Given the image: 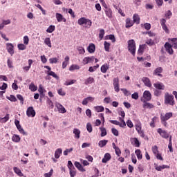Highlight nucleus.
Here are the masks:
<instances>
[{"mask_svg": "<svg viewBox=\"0 0 177 177\" xmlns=\"http://www.w3.org/2000/svg\"><path fill=\"white\" fill-rule=\"evenodd\" d=\"M119 120L120 121V128H127V123H125L124 118H119Z\"/></svg>", "mask_w": 177, "mask_h": 177, "instance_id": "e433bc0d", "label": "nucleus"}, {"mask_svg": "<svg viewBox=\"0 0 177 177\" xmlns=\"http://www.w3.org/2000/svg\"><path fill=\"white\" fill-rule=\"evenodd\" d=\"M109 68H110V65L104 64L101 66V72L103 73V74H106Z\"/></svg>", "mask_w": 177, "mask_h": 177, "instance_id": "a878e982", "label": "nucleus"}, {"mask_svg": "<svg viewBox=\"0 0 177 177\" xmlns=\"http://www.w3.org/2000/svg\"><path fill=\"white\" fill-rule=\"evenodd\" d=\"M21 138H20V136L18 135L14 134L12 138V142H15V143H19L20 142Z\"/></svg>", "mask_w": 177, "mask_h": 177, "instance_id": "7c9ffc66", "label": "nucleus"}, {"mask_svg": "<svg viewBox=\"0 0 177 177\" xmlns=\"http://www.w3.org/2000/svg\"><path fill=\"white\" fill-rule=\"evenodd\" d=\"M169 42L171 44V46L174 49H177V38L169 39Z\"/></svg>", "mask_w": 177, "mask_h": 177, "instance_id": "393cba45", "label": "nucleus"}, {"mask_svg": "<svg viewBox=\"0 0 177 177\" xmlns=\"http://www.w3.org/2000/svg\"><path fill=\"white\" fill-rule=\"evenodd\" d=\"M68 168L69 169H75V167H74V165H73V162L71 160L68 161Z\"/></svg>", "mask_w": 177, "mask_h": 177, "instance_id": "680f3d73", "label": "nucleus"}, {"mask_svg": "<svg viewBox=\"0 0 177 177\" xmlns=\"http://www.w3.org/2000/svg\"><path fill=\"white\" fill-rule=\"evenodd\" d=\"M172 115L173 114L171 112L166 113L165 115H160V120L161 121H168L169 118H172Z\"/></svg>", "mask_w": 177, "mask_h": 177, "instance_id": "f8f14e48", "label": "nucleus"}, {"mask_svg": "<svg viewBox=\"0 0 177 177\" xmlns=\"http://www.w3.org/2000/svg\"><path fill=\"white\" fill-rule=\"evenodd\" d=\"M36 113H35V110H34V107L32 106H29L27 109L26 111V115L28 117H34Z\"/></svg>", "mask_w": 177, "mask_h": 177, "instance_id": "9b49d317", "label": "nucleus"}, {"mask_svg": "<svg viewBox=\"0 0 177 177\" xmlns=\"http://www.w3.org/2000/svg\"><path fill=\"white\" fill-rule=\"evenodd\" d=\"M142 81L145 84V86L151 88V82L149 77H142Z\"/></svg>", "mask_w": 177, "mask_h": 177, "instance_id": "dca6fc26", "label": "nucleus"}, {"mask_svg": "<svg viewBox=\"0 0 177 177\" xmlns=\"http://www.w3.org/2000/svg\"><path fill=\"white\" fill-rule=\"evenodd\" d=\"M95 110L97 113H102V111H104V107L102 106H95Z\"/></svg>", "mask_w": 177, "mask_h": 177, "instance_id": "a18cd8bd", "label": "nucleus"}, {"mask_svg": "<svg viewBox=\"0 0 177 177\" xmlns=\"http://www.w3.org/2000/svg\"><path fill=\"white\" fill-rule=\"evenodd\" d=\"M168 149H169L170 153H174V149H172V136H170L169 140Z\"/></svg>", "mask_w": 177, "mask_h": 177, "instance_id": "473e14b6", "label": "nucleus"}, {"mask_svg": "<svg viewBox=\"0 0 177 177\" xmlns=\"http://www.w3.org/2000/svg\"><path fill=\"white\" fill-rule=\"evenodd\" d=\"M172 45L168 42H166L165 44V48L169 55H174V49H172Z\"/></svg>", "mask_w": 177, "mask_h": 177, "instance_id": "1a4fd4ad", "label": "nucleus"}, {"mask_svg": "<svg viewBox=\"0 0 177 177\" xmlns=\"http://www.w3.org/2000/svg\"><path fill=\"white\" fill-rule=\"evenodd\" d=\"M18 131L20 132V133H22V135H27V133H26V131H24V129H23V128H21V125H18L17 127Z\"/></svg>", "mask_w": 177, "mask_h": 177, "instance_id": "603ef678", "label": "nucleus"}, {"mask_svg": "<svg viewBox=\"0 0 177 177\" xmlns=\"http://www.w3.org/2000/svg\"><path fill=\"white\" fill-rule=\"evenodd\" d=\"M55 27L53 25H50L46 30V32H49V34H52L53 31H55Z\"/></svg>", "mask_w": 177, "mask_h": 177, "instance_id": "37998d69", "label": "nucleus"}, {"mask_svg": "<svg viewBox=\"0 0 177 177\" xmlns=\"http://www.w3.org/2000/svg\"><path fill=\"white\" fill-rule=\"evenodd\" d=\"M153 86L156 89L159 91H164V89H165V86L161 82L154 83Z\"/></svg>", "mask_w": 177, "mask_h": 177, "instance_id": "4468645a", "label": "nucleus"}, {"mask_svg": "<svg viewBox=\"0 0 177 177\" xmlns=\"http://www.w3.org/2000/svg\"><path fill=\"white\" fill-rule=\"evenodd\" d=\"M87 50L88 53H95V50H96V46L93 43H91L87 47Z\"/></svg>", "mask_w": 177, "mask_h": 177, "instance_id": "aec40b11", "label": "nucleus"}, {"mask_svg": "<svg viewBox=\"0 0 177 177\" xmlns=\"http://www.w3.org/2000/svg\"><path fill=\"white\" fill-rule=\"evenodd\" d=\"M74 70H80V66L77 64H72L69 67V71H74Z\"/></svg>", "mask_w": 177, "mask_h": 177, "instance_id": "ea45409f", "label": "nucleus"}, {"mask_svg": "<svg viewBox=\"0 0 177 177\" xmlns=\"http://www.w3.org/2000/svg\"><path fill=\"white\" fill-rule=\"evenodd\" d=\"M127 44L129 52H130L133 56H135L136 53V43H135V40L130 39L127 41Z\"/></svg>", "mask_w": 177, "mask_h": 177, "instance_id": "7ed1b4c3", "label": "nucleus"}, {"mask_svg": "<svg viewBox=\"0 0 177 177\" xmlns=\"http://www.w3.org/2000/svg\"><path fill=\"white\" fill-rule=\"evenodd\" d=\"M29 89H30L32 92H35V91L38 89V87H37V86H35L33 83H31L29 86Z\"/></svg>", "mask_w": 177, "mask_h": 177, "instance_id": "09e8293b", "label": "nucleus"}, {"mask_svg": "<svg viewBox=\"0 0 177 177\" xmlns=\"http://www.w3.org/2000/svg\"><path fill=\"white\" fill-rule=\"evenodd\" d=\"M108 142H109V140H102L98 142V145L100 147H104V146H106V145H107Z\"/></svg>", "mask_w": 177, "mask_h": 177, "instance_id": "f704fd0d", "label": "nucleus"}, {"mask_svg": "<svg viewBox=\"0 0 177 177\" xmlns=\"http://www.w3.org/2000/svg\"><path fill=\"white\" fill-rule=\"evenodd\" d=\"M6 46L8 53H10V55H13L15 53V50L13 49V44H12L11 43H7Z\"/></svg>", "mask_w": 177, "mask_h": 177, "instance_id": "a211bd4d", "label": "nucleus"}, {"mask_svg": "<svg viewBox=\"0 0 177 177\" xmlns=\"http://www.w3.org/2000/svg\"><path fill=\"white\" fill-rule=\"evenodd\" d=\"M70 171H69V174H70V176L71 177H75V175H77V170H75V169H69Z\"/></svg>", "mask_w": 177, "mask_h": 177, "instance_id": "8fccbe9b", "label": "nucleus"}, {"mask_svg": "<svg viewBox=\"0 0 177 177\" xmlns=\"http://www.w3.org/2000/svg\"><path fill=\"white\" fill-rule=\"evenodd\" d=\"M103 37H104V29H100L99 33V38L100 39H103Z\"/></svg>", "mask_w": 177, "mask_h": 177, "instance_id": "13d9d810", "label": "nucleus"}, {"mask_svg": "<svg viewBox=\"0 0 177 177\" xmlns=\"http://www.w3.org/2000/svg\"><path fill=\"white\" fill-rule=\"evenodd\" d=\"M121 91L123 92L125 96H129V95H131V92L127 90V88H121Z\"/></svg>", "mask_w": 177, "mask_h": 177, "instance_id": "052dcab7", "label": "nucleus"}, {"mask_svg": "<svg viewBox=\"0 0 177 177\" xmlns=\"http://www.w3.org/2000/svg\"><path fill=\"white\" fill-rule=\"evenodd\" d=\"M95 60V57H86L83 59V64H88V63H93Z\"/></svg>", "mask_w": 177, "mask_h": 177, "instance_id": "ddd939ff", "label": "nucleus"}, {"mask_svg": "<svg viewBox=\"0 0 177 177\" xmlns=\"http://www.w3.org/2000/svg\"><path fill=\"white\" fill-rule=\"evenodd\" d=\"M138 160H142L143 158V155L142 154V151L140 149H137L135 151Z\"/></svg>", "mask_w": 177, "mask_h": 177, "instance_id": "c756f323", "label": "nucleus"}, {"mask_svg": "<svg viewBox=\"0 0 177 177\" xmlns=\"http://www.w3.org/2000/svg\"><path fill=\"white\" fill-rule=\"evenodd\" d=\"M157 132L158 133H159L161 138H163V139H168L169 138V140L171 136H169V133H168V131L165 130H162V129L161 128H159L158 129Z\"/></svg>", "mask_w": 177, "mask_h": 177, "instance_id": "20e7f679", "label": "nucleus"}, {"mask_svg": "<svg viewBox=\"0 0 177 177\" xmlns=\"http://www.w3.org/2000/svg\"><path fill=\"white\" fill-rule=\"evenodd\" d=\"M165 104L167 106H175V100L174 96L169 93L165 94Z\"/></svg>", "mask_w": 177, "mask_h": 177, "instance_id": "f03ea898", "label": "nucleus"}, {"mask_svg": "<svg viewBox=\"0 0 177 177\" xmlns=\"http://www.w3.org/2000/svg\"><path fill=\"white\" fill-rule=\"evenodd\" d=\"M157 116H155V117H153L152 119H151V122H150V124H149V125H150V127H151V128H154L155 127H156V124H154V122H155V121H156V120H157Z\"/></svg>", "mask_w": 177, "mask_h": 177, "instance_id": "3c124183", "label": "nucleus"}, {"mask_svg": "<svg viewBox=\"0 0 177 177\" xmlns=\"http://www.w3.org/2000/svg\"><path fill=\"white\" fill-rule=\"evenodd\" d=\"M145 48H146V44L140 45L138 53H141L142 55L145 52Z\"/></svg>", "mask_w": 177, "mask_h": 177, "instance_id": "c03bdc74", "label": "nucleus"}, {"mask_svg": "<svg viewBox=\"0 0 177 177\" xmlns=\"http://www.w3.org/2000/svg\"><path fill=\"white\" fill-rule=\"evenodd\" d=\"M131 142L132 145H134L136 147H140V142H139V140L138 138H134L131 139Z\"/></svg>", "mask_w": 177, "mask_h": 177, "instance_id": "bb28decb", "label": "nucleus"}, {"mask_svg": "<svg viewBox=\"0 0 177 177\" xmlns=\"http://www.w3.org/2000/svg\"><path fill=\"white\" fill-rule=\"evenodd\" d=\"M143 102L142 107L143 109H154V105L153 104L147 102L146 100H141Z\"/></svg>", "mask_w": 177, "mask_h": 177, "instance_id": "f3484780", "label": "nucleus"}, {"mask_svg": "<svg viewBox=\"0 0 177 177\" xmlns=\"http://www.w3.org/2000/svg\"><path fill=\"white\" fill-rule=\"evenodd\" d=\"M164 69H162V67H158L156 68L153 73V75H156L157 77H160V78H162V73Z\"/></svg>", "mask_w": 177, "mask_h": 177, "instance_id": "9d476101", "label": "nucleus"}, {"mask_svg": "<svg viewBox=\"0 0 177 177\" xmlns=\"http://www.w3.org/2000/svg\"><path fill=\"white\" fill-rule=\"evenodd\" d=\"M160 22L162 30H165L166 34H169V29H168V26H167V24H165L167 23V20H165V19H161Z\"/></svg>", "mask_w": 177, "mask_h": 177, "instance_id": "39448f33", "label": "nucleus"}, {"mask_svg": "<svg viewBox=\"0 0 177 177\" xmlns=\"http://www.w3.org/2000/svg\"><path fill=\"white\" fill-rule=\"evenodd\" d=\"M55 107H57L59 113H61V114H64L65 113H67V110L66 109V108H64V106H63V105H62V104L57 102L55 104Z\"/></svg>", "mask_w": 177, "mask_h": 177, "instance_id": "0eeeda50", "label": "nucleus"}, {"mask_svg": "<svg viewBox=\"0 0 177 177\" xmlns=\"http://www.w3.org/2000/svg\"><path fill=\"white\" fill-rule=\"evenodd\" d=\"M124 156L125 158H128V157H129V156H131V151H129V149H126L124 150Z\"/></svg>", "mask_w": 177, "mask_h": 177, "instance_id": "5fc2aeb1", "label": "nucleus"}, {"mask_svg": "<svg viewBox=\"0 0 177 177\" xmlns=\"http://www.w3.org/2000/svg\"><path fill=\"white\" fill-rule=\"evenodd\" d=\"M44 44L48 46V48L52 47V42L50 41V38L46 37L44 40Z\"/></svg>", "mask_w": 177, "mask_h": 177, "instance_id": "a19ab883", "label": "nucleus"}, {"mask_svg": "<svg viewBox=\"0 0 177 177\" xmlns=\"http://www.w3.org/2000/svg\"><path fill=\"white\" fill-rule=\"evenodd\" d=\"M58 95H60V96H66V92L63 91V88H59L57 90Z\"/></svg>", "mask_w": 177, "mask_h": 177, "instance_id": "bf43d9fd", "label": "nucleus"}, {"mask_svg": "<svg viewBox=\"0 0 177 177\" xmlns=\"http://www.w3.org/2000/svg\"><path fill=\"white\" fill-rule=\"evenodd\" d=\"M75 82H77V80H72L71 81H66L64 85H66L67 86H68V85H73V84H75Z\"/></svg>", "mask_w": 177, "mask_h": 177, "instance_id": "4d7b16f0", "label": "nucleus"}, {"mask_svg": "<svg viewBox=\"0 0 177 177\" xmlns=\"http://www.w3.org/2000/svg\"><path fill=\"white\" fill-rule=\"evenodd\" d=\"M47 104H48L49 109H53V107H55V106L53 105V102L49 98H48L47 100Z\"/></svg>", "mask_w": 177, "mask_h": 177, "instance_id": "6e6d98bb", "label": "nucleus"}, {"mask_svg": "<svg viewBox=\"0 0 177 177\" xmlns=\"http://www.w3.org/2000/svg\"><path fill=\"white\" fill-rule=\"evenodd\" d=\"M77 50L80 55H84L85 53V48L84 47H78Z\"/></svg>", "mask_w": 177, "mask_h": 177, "instance_id": "69168bd1", "label": "nucleus"}, {"mask_svg": "<svg viewBox=\"0 0 177 177\" xmlns=\"http://www.w3.org/2000/svg\"><path fill=\"white\" fill-rule=\"evenodd\" d=\"M59 59L56 57H54V58H50L49 59V62L50 63V64H56L57 62Z\"/></svg>", "mask_w": 177, "mask_h": 177, "instance_id": "0e129e2a", "label": "nucleus"}, {"mask_svg": "<svg viewBox=\"0 0 177 177\" xmlns=\"http://www.w3.org/2000/svg\"><path fill=\"white\" fill-rule=\"evenodd\" d=\"M136 131H140V130H142V123H140V122H138L136 124Z\"/></svg>", "mask_w": 177, "mask_h": 177, "instance_id": "338daca9", "label": "nucleus"}, {"mask_svg": "<svg viewBox=\"0 0 177 177\" xmlns=\"http://www.w3.org/2000/svg\"><path fill=\"white\" fill-rule=\"evenodd\" d=\"M47 74L48 75H50L51 77H53V78H55V80H59V76L52 71H47Z\"/></svg>", "mask_w": 177, "mask_h": 177, "instance_id": "4c0bfd02", "label": "nucleus"}, {"mask_svg": "<svg viewBox=\"0 0 177 177\" xmlns=\"http://www.w3.org/2000/svg\"><path fill=\"white\" fill-rule=\"evenodd\" d=\"M104 46L106 52H110V43L107 41L104 42Z\"/></svg>", "mask_w": 177, "mask_h": 177, "instance_id": "49530a36", "label": "nucleus"}, {"mask_svg": "<svg viewBox=\"0 0 177 177\" xmlns=\"http://www.w3.org/2000/svg\"><path fill=\"white\" fill-rule=\"evenodd\" d=\"M146 44L149 46H153V45H154V41L151 39H149L146 41Z\"/></svg>", "mask_w": 177, "mask_h": 177, "instance_id": "864d4df0", "label": "nucleus"}, {"mask_svg": "<svg viewBox=\"0 0 177 177\" xmlns=\"http://www.w3.org/2000/svg\"><path fill=\"white\" fill-rule=\"evenodd\" d=\"M13 171H14L15 174H16L18 176H20V177L24 176V174H23V172H21V170L20 169H19V167H14Z\"/></svg>", "mask_w": 177, "mask_h": 177, "instance_id": "4be33fe9", "label": "nucleus"}, {"mask_svg": "<svg viewBox=\"0 0 177 177\" xmlns=\"http://www.w3.org/2000/svg\"><path fill=\"white\" fill-rule=\"evenodd\" d=\"M151 150L154 156L160 153V151H158V147H157V145L153 146Z\"/></svg>", "mask_w": 177, "mask_h": 177, "instance_id": "79ce46f5", "label": "nucleus"}, {"mask_svg": "<svg viewBox=\"0 0 177 177\" xmlns=\"http://www.w3.org/2000/svg\"><path fill=\"white\" fill-rule=\"evenodd\" d=\"M75 167L77 168L80 171V172H85L86 171L84 167H82V165L80 163V162H75Z\"/></svg>", "mask_w": 177, "mask_h": 177, "instance_id": "5701e85b", "label": "nucleus"}, {"mask_svg": "<svg viewBox=\"0 0 177 177\" xmlns=\"http://www.w3.org/2000/svg\"><path fill=\"white\" fill-rule=\"evenodd\" d=\"M62 153H63V151L62 150V149L60 148L57 149L55 152V158H59L60 156H62Z\"/></svg>", "mask_w": 177, "mask_h": 177, "instance_id": "cd10ccee", "label": "nucleus"}, {"mask_svg": "<svg viewBox=\"0 0 177 177\" xmlns=\"http://www.w3.org/2000/svg\"><path fill=\"white\" fill-rule=\"evenodd\" d=\"M105 13L109 19L112 17L113 16V11H111V9L110 8H106Z\"/></svg>", "mask_w": 177, "mask_h": 177, "instance_id": "c9c22d12", "label": "nucleus"}, {"mask_svg": "<svg viewBox=\"0 0 177 177\" xmlns=\"http://www.w3.org/2000/svg\"><path fill=\"white\" fill-rule=\"evenodd\" d=\"M73 133L75 134V138L76 139H80V135L81 134V131L78 129H73Z\"/></svg>", "mask_w": 177, "mask_h": 177, "instance_id": "72a5a7b5", "label": "nucleus"}, {"mask_svg": "<svg viewBox=\"0 0 177 177\" xmlns=\"http://www.w3.org/2000/svg\"><path fill=\"white\" fill-rule=\"evenodd\" d=\"M100 130L101 131V136L102 138L106 136V135H107V130H106V128L102 127H100Z\"/></svg>", "mask_w": 177, "mask_h": 177, "instance_id": "58836bf2", "label": "nucleus"}, {"mask_svg": "<svg viewBox=\"0 0 177 177\" xmlns=\"http://www.w3.org/2000/svg\"><path fill=\"white\" fill-rule=\"evenodd\" d=\"M93 82H95V78L89 77L85 80L84 84L85 85H89L91 84H93Z\"/></svg>", "mask_w": 177, "mask_h": 177, "instance_id": "c85d7f7f", "label": "nucleus"}, {"mask_svg": "<svg viewBox=\"0 0 177 177\" xmlns=\"http://www.w3.org/2000/svg\"><path fill=\"white\" fill-rule=\"evenodd\" d=\"M77 24L79 26H84L86 28H91L92 26V21L85 17H82L78 19Z\"/></svg>", "mask_w": 177, "mask_h": 177, "instance_id": "f257e3e1", "label": "nucleus"}, {"mask_svg": "<svg viewBox=\"0 0 177 177\" xmlns=\"http://www.w3.org/2000/svg\"><path fill=\"white\" fill-rule=\"evenodd\" d=\"M133 23H136V24H140V17H139V15L134 14L133 15Z\"/></svg>", "mask_w": 177, "mask_h": 177, "instance_id": "b1692460", "label": "nucleus"}, {"mask_svg": "<svg viewBox=\"0 0 177 177\" xmlns=\"http://www.w3.org/2000/svg\"><path fill=\"white\" fill-rule=\"evenodd\" d=\"M144 99H141V100H145V102H150L151 100V93L149 91H145L143 93Z\"/></svg>", "mask_w": 177, "mask_h": 177, "instance_id": "423d86ee", "label": "nucleus"}, {"mask_svg": "<svg viewBox=\"0 0 177 177\" xmlns=\"http://www.w3.org/2000/svg\"><path fill=\"white\" fill-rule=\"evenodd\" d=\"M111 132H112L113 135H114L115 136H118V135H119L118 130H117V129H115V128H112Z\"/></svg>", "mask_w": 177, "mask_h": 177, "instance_id": "e2e57ef3", "label": "nucleus"}, {"mask_svg": "<svg viewBox=\"0 0 177 177\" xmlns=\"http://www.w3.org/2000/svg\"><path fill=\"white\" fill-rule=\"evenodd\" d=\"M154 166L156 167V171H161L162 169H165V168H169V166L165 165L157 167V165L154 164Z\"/></svg>", "mask_w": 177, "mask_h": 177, "instance_id": "2f4dec72", "label": "nucleus"}, {"mask_svg": "<svg viewBox=\"0 0 177 177\" xmlns=\"http://www.w3.org/2000/svg\"><path fill=\"white\" fill-rule=\"evenodd\" d=\"M55 17H56L57 21H58V23H62V21H63L64 23H66V19L60 13L57 12L55 14Z\"/></svg>", "mask_w": 177, "mask_h": 177, "instance_id": "2eb2a0df", "label": "nucleus"}, {"mask_svg": "<svg viewBox=\"0 0 177 177\" xmlns=\"http://www.w3.org/2000/svg\"><path fill=\"white\" fill-rule=\"evenodd\" d=\"M86 129H87L88 132H89L90 133H91V132H92L93 129H92V124H91V123H87Z\"/></svg>", "mask_w": 177, "mask_h": 177, "instance_id": "774afa93", "label": "nucleus"}, {"mask_svg": "<svg viewBox=\"0 0 177 177\" xmlns=\"http://www.w3.org/2000/svg\"><path fill=\"white\" fill-rule=\"evenodd\" d=\"M110 160H111V155H110L109 153H106L104 154V158L102 160V162L106 164V162H107V161H110Z\"/></svg>", "mask_w": 177, "mask_h": 177, "instance_id": "412c9836", "label": "nucleus"}, {"mask_svg": "<svg viewBox=\"0 0 177 177\" xmlns=\"http://www.w3.org/2000/svg\"><path fill=\"white\" fill-rule=\"evenodd\" d=\"M133 24H135V22H133L132 19H131L130 18L126 19V25H125L126 28H131V27H132Z\"/></svg>", "mask_w": 177, "mask_h": 177, "instance_id": "6ab92c4d", "label": "nucleus"}, {"mask_svg": "<svg viewBox=\"0 0 177 177\" xmlns=\"http://www.w3.org/2000/svg\"><path fill=\"white\" fill-rule=\"evenodd\" d=\"M113 86L115 92H120V79L118 77L113 78Z\"/></svg>", "mask_w": 177, "mask_h": 177, "instance_id": "6e6552de", "label": "nucleus"}, {"mask_svg": "<svg viewBox=\"0 0 177 177\" xmlns=\"http://www.w3.org/2000/svg\"><path fill=\"white\" fill-rule=\"evenodd\" d=\"M9 121V114H6L4 118H0V122H6Z\"/></svg>", "mask_w": 177, "mask_h": 177, "instance_id": "de8ad7c7", "label": "nucleus"}]
</instances>
